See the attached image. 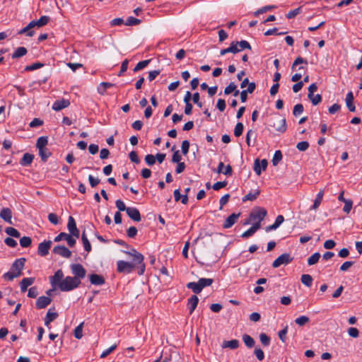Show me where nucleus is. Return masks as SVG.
<instances>
[{
  "label": "nucleus",
  "mask_w": 362,
  "mask_h": 362,
  "mask_svg": "<svg viewBox=\"0 0 362 362\" xmlns=\"http://www.w3.org/2000/svg\"><path fill=\"white\" fill-rule=\"evenodd\" d=\"M49 281L53 289L58 288L61 291L66 292L78 288L81 281L76 280L73 276H68L64 278L62 269L57 270L54 276L49 277Z\"/></svg>",
  "instance_id": "nucleus-1"
},
{
  "label": "nucleus",
  "mask_w": 362,
  "mask_h": 362,
  "mask_svg": "<svg viewBox=\"0 0 362 362\" xmlns=\"http://www.w3.org/2000/svg\"><path fill=\"white\" fill-rule=\"evenodd\" d=\"M269 126L276 132L284 133L286 131V121L279 115H275L270 119Z\"/></svg>",
  "instance_id": "nucleus-2"
},
{
  "label": "nucleus",
  "mask_w": 362,
  "mask_h": 362,
  "mask_svg": "<svg viewBox=\"0 0 362 362\" xmlns=\"http://www.w3.org/2000/svg\"><path fill=\"white\" fill-rule=\"evenodd\" d=\"M267 214V211L264 208L257 207L254 209L250 214V220L247 221L245 224H248L250 221H262Z\"/></svg>",
  "instance_id": "nucleus-3"
},
{
  "label": "nucleus",
  "mask_w": 362,
  "mask_h": 362,
  "mask_svg": "<svg viewBox=\"0 0 362 362\" xmlns=\"http://www.w3.org/2000/svg\"><path fill=\"white\" fill-rule=\"evenodd\" d=\"M127 254L134 257V262L139 265V274L142 275L145 272V264L144 263V255L133 249L131 252H126Z\"/></svg>",
  "instance_id": "nucleus-4"
},
{
  "label": "nucleus",
  "mask_w": 362,
  "mask_h": 362,
  "mask_svg": "<svg viewBox=\"0 0 362 362\" xmlns=\"http://www.w3.org/2000/svg\"><path fill=\"white\" fill-rule=\"evenodd\" d=\"M70 268L74 275L73 277L76 278L78 281H81L86 275V270L81 264H72Z\"/></svg>",
  "instance_id": "nucleus-5"
},
{
  "label": "nucleus",
  "mask_w": 362,
  "mask_h": 362,
  "mask_svg": "<svg viewBox=\"0 0 362 362\" xmlns=\"http://www.w3.org/2000/svg\"><path fill=\"white\" fill-rule=\"evenodd\" d=\"M117 270L119 273H131L135 268L136 264L130 263L123 260H119L117 263Z\"/></svg>",
  "instance_id": "nucleus-6"
},
{
  "label": "nucleus",
  "mask_w": 362,
  "mask_h": 362,
  "mask_svg": "<svg viewBox=\"0 0 362 362\" xmlns=\"http://www.w3.org/2000/svg\"><path fill=\"white\" fill-rule=\"evenodd\" d=\"M293 258L291 257L290 254L284 253L278 257L272 263V267L274 268H278L282 264H288L291 262Z\"/></svg>",
  "instance_id": "nucleus-7"
},
{
  "label": "nucleus",
  "mask_w": 362,
  "mask_h": 362,
  "mask_svg": "<svg viewBox=\"0 0 362 362\" xmlns=\"http://www.w3.org/2000/svg\"><path fill=\"white\" fill-rule=\"evenodd\" d=\"M26 259L24 257L17 259L13 262L11 266V270L16 273L19 276L22 274V270L25 266Z\"/></svg>",
  "instance_id": "nucleus-8"
},
{
  "label": "nucleus",
  "mask_w": 362,
  "mask_h": 362,
  "mask_svg": "<svg viewBox=\"0 0 362 362\" xmlns=\"http://www.w3.org/2000/svg\"><path fill=\"white\" fill-rule=\"evenodd\" d=\"M62 240H66L69 247H73L76 244V239L71 235L64 232L60 233L54 238L55 242H59Z\"/></svg>",
  "instance_id": "nucleus-9"
},
{
  "label": "nucleus",
  "mask_w": 362,
  "mask_h": 362,
  "mask_svg": "<svg viewBox=\"0 0 362 362\" xmlns=\"http://www.w3.org/2000/svg\"><path fill=\"white\" fill-rule=\"evenodd\" d=\"M52 244V242L51 240H45L40 243L38 245L37 254L42 257L46 256L49 253V250L50 249Z\"/></svg>",
  "instance_id": "nucleus-10"
},
{
  "label": "nucleus",
  "mask_w": 362,
  "mask_h": 362,
  "mask_svg": "<svg viewBox=\"0 0 362 362\" xmlns=\"http://www.w3.org/2000/svg\"><path fill=\"white\" fill-rule=\"evenodd\" d=\"M67 228L72 236L78 238L79 230L76 227V223L74 218L72 216L69 217Z\"/></svg>",
  "instance_id": "nucleus-11"
},
{
  "label": "nucleus",
  "mask_w": 362,
  "mask_h": 362,
  "mask_svg": "<svg viewBox=\"0 0 362 362\" xmlns=\"http://www.w3.org/2000/svg\"><path fill=\"white\" fill-rule=\"evenodd\" d=\"M53 252L61 257L69 258L71 256V252L65 246L57 245L53 248Z\"/></svg>",
  "instance_id": "nucleus-12"
},
{
  "label": "nucleus",
  "mask_w": 362,
  "mask_h": 362,
  "mask_svg": "<svg viewBox=\"0 0 362 362\" xmlns=\"http://www.w3.org/2000/svg\"><path fill=\"white\" fill-rule=\"evenodd\" d=\"M127 214L128 216L134 221H140L141 219L139 211L134 207H127Z\"/></svg>",
  "instance_id": "nucleus-13"
},
{
  "label": "nucleus",
  "mask_w": 362,
  "mask_h": 362,
  "mask_svg": "<svg viewBox=\"0 0 362 362\" xmlns=\"http://www.w3.org/2000/svg\"><path fill=\"white\" fill-rule=\"evenodd\" d=\"M267 167V161L266 159L261 160L259 163V159H256L254 163V170L257 175H260L262 170H265Z\"/></svg>",
  "instance_id": "nucleus-14"
},
{
  "label": "nucleus",
  "mask_w": 362,
  "mask_h": 362,
  "mask_svg": "<svg viewBox=\"0 0 362 362\" xmlns=\"http://www.w3.org/2000/svg\"><path fill=\"white\" fill-rule=\"evenodd\" d=\"M240 216V213L232 214L226 219V221L223 225V227L224 228H229L232 227V226L236 223V221H238Z\"/></svg>",
  "instance_id": "nucleus-15"
},
{
  "label": "nucleus",
  "mask_w": 362,
  "mask_h": 362,
  "mask_svg": "<svg viewBox=\"0 0 362 362\" xmlns=\"http://www.w3.org/2000/svg\"><path fill=\"white\" fill-rule=\"evenodd\" d=\"M69 105H70V102L69 100H66V99L58 100L54 103V104L52 105V109L55 111H59L64 108L69 107Z\"/></svg>",
  "instance_id": "nucleus-16"
},
{
  "label": "nucleus",
  "mask_w": 362,
  "mask_h": 362,
  "mask_svg": "<svg viewBox=\"0 0 362 362\" xmlns=\"http://www.w3.org/2000/svg\"><path fill=\"white\" fill-rule=\"evenodd\" d=\"M52 302V299L47 296H40L36 301V307L37 309H42L49 305Z\"/></svg>",
  "instance_id": "nucleus-17"
},
{
  "label": "nucleus",
  "mask_w": 362,
  "mask_h": 362,
  "mask_svg": "<svg viewBox=\"0 0 362 362\" xmlns=\"http://www.w3.org/2000/svg\"><path fill=\"white\" fill-rule=\"evenodd\" d=\"M90 281L93 285L101 286L105 282L104 277L101 275L92 274L89 276Z\"/></svg>",
  "instance_id": "nucleus-18"
},
{
  "label": "nucleus",
  "mask_w": 362,
  "mask_h": 362,
  "mask_svg": "<svg viewBox=\"0 0 362 362\" xmlns=\"http://www.w3.org/2000/svg\"><path fill=\"white\" fill-rule=\"evenodd\" d=\"M0 217L6 222L12 224V211L9 208H3L1 210Z\"/></svg>",
  "instance_id": "nucleus-19"
},
{
  "label": "nucleus",
  "mask_w": 362,
  "mask_h": 362,
  "mask_svg": "<svg viewBox=\"0 0 362 362\" xmlns=\"http://www.w3.org/2000/svg\"><path fill=\"white\" fill-rule=\"evenodd\" d=\"M199 298L197 296H192L187 300V307L189 313L192 314L197 306Z\"/></svg>",
  "instance_id": "nucleus-20"
},
{
  "label": "nucleus",
  "mask_w": 362,
  "mask_h": 362,
  "mask_svg": "<svg viewBox=\"0 0 362 362\" xmlns=\"http://www.w3.org/2000/svg\"><path fill=\"white\" fill-rule=\"evenodd\" d=\"M240 342L238 339H232L230 341H223L221 347L223 349L229 348L230 349H236L238 348Z\"/></svg>",
  "instance_id": "nucleus-21"
},
{
  "label": "nucleus",
  "mask_w": 362,
  "mask_h": 362,
  "mask_svg": "<svg viewBox=\"0 0 362 362\" xmlns=\"http://www.w3.org/2000/svg\"><path fill=\"white\" fill-rule=\"evenodd\" d=\"M346 105L350 112H355L356 107L354 105V95L351 91L349 92L346 97Z\"/></svg>",
  "instance_id": "nucleus-22"
},
{
  "label": "nucleus",
  "mask_w": 362,
  "mask_h": 362,
  "mask_svg": "<svg viewBox=\"0 0 362 362\" xmlns=\"http://www.w3.org/2000/svg\"><path fill=\"white\" fill-rule=\"evenodd\" d=\"M35 281V278L28 277L24 278L21 281V290L22 292H25L28 289V287L31 286Z\"/></svg>",
  "instance_id": "nucleus-23"
},
{
  "label": "nucleus",
  "mask_w": 362,
  "mask_h": 362,
  "mask_svg": "<svg viewBox=\"0 0 362 362\" xmlns=\"http://www.w3.org/2000/svg\"><path fill=\"white\" fill-rule=\"evenodd\" d=\"M223 168H224V164L223 162H220L218 168H217V173H223L226 175H231L233 173L232 168L230 165H228L225 167V170H223Z\"/></svg>",
  "instance_id": "nucleus-24"
},
{
  "label": "nucleus",
  "mask_w": 362,
  "mask_h": 362,
  "mask_svg": "<svg viewBox=\"0 0 362 362\" xmlns=\"http://www.w3.org/2000/svg\"><path fill=\"white\" fill-rule=\"evenodd\" d=\"M33 159L34 156L33 154L26 153L20 160V164L23 166H28L32 163Z\"/></svg>",
  "instance_id": "nucleus-25"
},
{
  "label": "nucleus",
  "mask_w": 362,
  "mask_h": 362,
  "mask_svg": "<svg viewBox=\"0 0 362 362\" xmlns=\"http://www.w3.org/2000/svg\"><path fill=\"white\" fill-rule=\"evenodd\" d=\"M49 21V17L47 16H41L38 20L37 21H31L32 24L33 25V27H38L40 28L42 26H44L47 24V23Z\"/></svg>",
  "instance_id": "nucleus-26"
},
{
  "label": "nucleus",
  "mask_w": 362,
  "mask_h": 362,
  "mask_svg": "<svg viewBox=\"0 0 362 362\" xmlns=\"http://www.w3.org/2000/svg\"><path fill=\"white\" fill-rule=\"evenodd\" d=\"M58 317V313L55 312H51L49 309L47 313V315L45 318V325L47 327H49L51 322L54 320Z\"/></svg>",
  "instance_id": "nucleus-27"
},
{
  "label": "nucleus",
  "mask_w": 362,
  "mask_h": 362,
  "mask_svg": "<svg viewBox=\"0 0 362 362\" xmlns=\"http://www.w3.org/2000/svg\"><path fill=\"white\" fill-rule=\"evenodd\" d=\"M259 194L260 190L258 189H255L254 192H250L243 198V202H245L246 201H254L257 199Z\"/></svg>",
  "instance_id": "nucleus-28"
},
{
  "label": "nucleus",
  "mask_w": 362,
  "mask_h": 362,
  "mask_svg": "<svg viewBox=\"0 0 362 362\" xmlns=\"http://www.w3.org/2000/svg\"><path fill=\"white\" fill-rule=\"evenodd\" d=\"M113 86L114 84L109 82H102L99 84L98 87V92L100 95H103L105 93L106 90L109 88L112 87Z\"/></svg>",
  "instance_id": "nucleus-29"
},
{
  "label": "nucleus",
  "mask_w": 362,
  "mask_h": 362,
  "mask_svg": "<svg viewBox=\"0 0 362 362\" xmlns=\"http://www.w3.org/2000/svg\"><path fill=\"white\" fill-rule=\"evenodd\" d=\"M38 150L39 156H40L41 160L43 162H46L48 158L50 157L52 155L50 151L46 147Z\"/></svg>",
  "instance_id": "nucleus-30"
},
{
  "label": "nucleus",
  "mask_w": 362,
  "mask_h": 362,
  "mask_svg": "<svg viewBox=\"0 0 362 362\" xmlns=\"http://www.w3.org/2000/svg\"><path fill=\"white\" fill-rule=\"evenodd\" d=\"M324 195V190L321 189L317 194L316 198L314 201V204L312 206V209L316 210L321 204Z\"/></svg>",
  "instance_id": "nucleus-31"
},
{
  "label": "nucleus",
  "mask_w": 362,
  "mask_h": 362,
  "mask_svg": "<svg viewBox=\"0 0 362 362\" xmlns=\"http://www.w3.org/2000/svg\"><path fill=\"white\" fill-rule=\"evenodd\" d=\"M27 53V49L24 47H18L12 54L13 59H18L23 57Z\"/></svg>",
  "instance_id": "nucleus-32"
},
{
  "label": "nucleus",
  "mask_w": 362,
  "mask_h": 362,
  "mask_svg": "<svg viewBox=\"0 0 362 362\" xmlns=\"http://www.w3.org/2000/svg\"><path fill=\"white\" fill-rule=\"evenodd\" d=\"M48 143V139L47 136H40L37 139L36 143V147L38 149L45 148Z\"/></svg>",
  "instance_id": "nucleus-33"
},
{
  "label": "nucleus",
  "mask_w": 362,
  "mask_h": 362,
  "mask_svg": "<svg viewBox=\"0 0 362 362\" xmlns=\"http://www.w3.org/2000/svg\"><path fill=\"white\" fill-rule=\"evenodd\" d=\"M213 281H214L212 279L202 278V279H199V280L197 282L199 284V287H201L200 288L201 291H202V289L204 287L211 286L212 284Z\"/></svg>",
  "instance_id": "nucleus-34"
},
{
  "label": "nucleus",
  "mask_w": 362,
  "mask_h": 362,
  "mask_svg": "<svg viewBox=\"0 0 362 362\" xmlns=\"http://www.w3.org/2000/svg\"><path fill=\"white\" fill-rule=\"evenodd\" d=\"M243 341L249 348H252L255 346V340L248 334H245L243 335Z\"/></svg>",
  "instance_id": "nucleus-35"
},
{
  "label": "nucleus",
  "mask_w": 362,
  "mask_h": 362,
  "mask_svg": "<svg viewBox=\"0 0 362 362\" xmlns=\"http://www.w3.org/2000/svg\"><path fill=\"white\" fill-rule=\"evenodd\" d=\"M303 284L310 287L313 283V278L310 274H303L300 278Z\"/></svg>",
  "instance_id": "nucleus-36"
},
{
  "label": "nucleus",
  "mask_w": 362,
  "mask_h": 362,
  "mask_svg": "<svg viewBox=\"0 0 362 362\" xmlns=\"http://www.w3.org/2000/svg\"><path fill=\"white\" fill-rule=\"evenodd\" d=\"M5 232L6 233V234L11 237L20 238L21 236L20 232L13 227H7L5 230Z\"/></svg>",
  "instance_id": "nucleus-37"
},
{
  "label": "nucleus",
  "mask_w": 362,
  "mask_h": 362,
  "mask_svg": "<svg viewBox=\"0 0 362 362\" xmlns=\"http://www.w3.org/2000/svg\"><path fill=\"white\" fill-rule=\"evenodd\" d=\"M32 244V240L28 236H23L20 239V245L22 247H28Z\"/></svg>",
  "instance_id": "nucleus-38"
},
{
  "label": "nucleus",
  "mask_w": 362,
  "mask_h": 362,
  "mask_svg": "<svg viewBox=\"0 0 362 362\" xmlns=\"http://www.w3.org/2000/svg\"><path fill=\"white\" fill-rule=\"evenodd\" d=\"M320 258V254L319 252L314 253L308 259V265L311 266L316 264L319 261Z\"/></svg>",
  "instance_id": "nucleus-39"
},
{
  "label": "nucleus",
  "mask_w": 362,
  "mask_h": 362,
  "mask_svg": "<svg viewBox=\"0 0 362 362\" xmlns=\"http://www.w3.org/2000/svg\"><path fill=\"white\" fill-rule=\"evenodd\" d=\"M187 287L192 289L194 293H199L202 291L200 289L198 282H189L187 284Z\"/></svg>",
  "instance_id": "nucleus-40"
},
{
  "label": "nucleus",
  "mask_w": 362,
  "mask_h": 362,
  "mask_svg": "<svg viewBox=\"0 0 362 362\" xmlns=\"http://www.w3.org/2000/svg\"><path fill=\"white\" fill-rule=\"evenodd\" d=\"M81 239L83 241V244L85 250L87 252H90L91 250V245H90L89 240H88V238H87L85 232H83L82 233Z\"/></svg>",
  "instance_id": "nucleus-41"
},
{
  "label": "nucleus",
  "mask_w": 362,
  "mask_h": 362,
  "mask_svg": "<svg viewBox=\"0 0 362 362\" xmlns=\"http://www.w3.org/2000/svg\"><path fill=\"white\" fill-rule=\"evenodd\" d=\"M310 322V319L308 317L305 316V315H302V316H300L299 317H297L296 320H295V322L299 325V326H304L305 325H306L307 323H308Z\"/></svg>",
  "instance_id": "nucleus-42"
},
{
  "label": "nucleus",
  "mask_w": 362,
  "mask_h": 362,
  "mask_svg": "<svg viewBox=\"0 0 362 362\" xmlns=\"http://www.w3.org/2000/svg\"><path fill=\"white\" fill-rule=\"evenodd\" d=\"M308 98L310 100L313 105H317L322 101V96L320 94L314 95V93H313V96H310V94H308Z\"/></svg>",
  "instance_id": "nucleus-43"
},
{
  "label": "nucleus",
  "mask_w": 362,
  "mask_h": 362,
  "mask_svg": "<svg viewBox=\"0 0 362 362\" xmlns=\"http://www.w3.org/2000/svg\"><path fill=\"white\" fill-rule=\"evenodd\" d=\"M141 20L140 19H138V18H136L134 17H132V16H129L126 22H125V25H128V26H131V25H139L141 23Z\"/></svg>",
  "instance_id": "nucleus-44"
},
{
  "label": "nucleus",
  "mask_w": 362,
  "mask_h": 362,
  "mask_svg": "<svg viewBox=\"0 0 362 362\" xmlns=\"http://www.w3.org/2000/svg\"><path fill=\"white\" fill-rule=\"evenodd\" d=\"M150 62H151V59H146V60L139 62L134 67V71L136 72L139 70L143 69L150 63Z\"/></svg>",
  "instance_id": "nucleus-45"
},
{
  "label": "nucleus",
  "mask_w": 362,
  "mask_h": 362,
  "mask_svg": "<svg viewBox=\"0 0 362 362\" xmlns=\"http://www.w3.org/2000/svg\"><path fill=\"white\" fill-rule=\"evenodd\" d=\"M33 28H34L33 25L32 24L31 22H30L29 24L26 27L23 28L22 30H21L19 31V34H23V33H27V35L31 37L33 35L34 32L29 31V30Z\"/></svg>",
  "instance_id": "nucleus-46"
},
{
  "label": "nucleus",
  "mask_w": 362,
  "mask_h": 362,
  "mask_svg": "<svg viewBox=\"0 0 362 362\" xmlns=\"http://www.w3.org/2000/svg\"><path fill=\"white\" fill-rule=\"evenodd\" d=\"M282 159V153L281 151L278 150L275 151L273 158H272V163L275 166Z\"/></svg>",
  "instance_id": "nucleus-47"
},
{
  "label": "nucleus",
  "mask_w": 362,
  "mask_h": 362,
  "mask_svg": "<svg viewBox=\"0 0 362 362\" xmlns=\"http://www.w3.org/2000/svg\"><path fill=\"white\" fill-rule=\"evenodd\" d=\"M243 129H244V126H243V123H241V122L237 123L235 127V129H234V135L236 137H239L243 134Z\"/></svg>",
  "instance_id": "nucleus-48"
},
{
  "label": "nucleus",
  "mask_w": 362,
  "mask_h": 362,
  "mask_svg": "<svg viewBox=\"0 0 362 362\" xmlns=\"http://www.w3.org/2000/svg\"><path fill=\"white\" fill-rule=\"evenodd\" d=\"M43 66H44V64L40 63V62H37V63H34L31 65L25 66V71H34L37 69L42 68Z\"/></svg>",
  "instance_id": "nucleus-49"
},
{
  "label": "nucleus",
  "mask_w": 362,
  "mask_h": 362,
  "mask_svg": "<svg viewBox=\"0 0 362 362\" xmlns=\"http://www.w3.org/2000/svg\"><path fill=\"white\" fill-rule=\"evenodd\" d=\"M117 344H115L112 345L110 347L103 351V353L100 354V358H104L107 357L108 355H110L112 351H114L117 348Z\"/></svg>",
  "instance_id": "nucleus-50"
},
{
  "label": "nucleus",
  "mask_w": 362,
  "mask_h": 362,
  "mask_svg": "<svg viewBox=\"0 0 362 362\" xmlns=\"http://www.w3.org/2000/svg\"><path fill=\"white\" fill-rule=\"evenodd\" d=\"M276 8V6L274 5H271V6H265L258 10H257L255 12V16H257L258 15L261 14V13H264L268 11H270L273 8Z\"/></svg>",
  "instance_id": "nucleus-51"
},
{
  "label": "nucleus",
  "mask_w": 362,
  "mask_h": 362,
  "mask_svg": "<svg viewBox=\"0 0 362 362\" xmlns=\"http://www.w3.org/2000/svg\"><path fill=\"white\" fill-rule=\"evenodd\" d=\"M259 339L261 343L265 346H269L270 344V338L264 333L260 334Z\"/></svg>",
  "instance_id": "nucleus-52"
},
{
  "label": "nucleus",
  "mask_w": 362,
  "mask_h": 362,
  "mask_svg": "<svg viewBox=\"0 0 362 362\" xmlns=\"http://www.w3.org/2000/svg\"><path fill=\"white\" fill-rule=\"evenodd\" d=\"M236 88H237V86L233 82H231L229 83V85L228 86L226 87V88L224 90V93L226 95H229L231 93H233L234 90H235Z\"/></svg>",
  "instance_id": "nucleus-53"
},
{
  "label": "nucleus",
  "mask_w": 362,
  "mask_h": 362,
  "mask_svg": "<svg viewBox=\"0 0 362 362\" xmlns=\"http://www.w3.org/2000/svg\"><path fill=\"white\" fill-rule=\"evenodd\" d=\"M303 112V106L302 104H297L294 106L293 114L294 116L297 117L300 115Z\"/></svg>",
  "instance_id": "nucleus-54"
},
{
  "label": "nucleus",
  "mask_w": 362,
  "mask_h": 362,
  "mask_svg": "<svg viewBox=\"0 0 362 362\" xmlns=\"http://www.w3.org/2000/svg\"><path fill=\"white\" fill-rule=\"evenodd\" d=\"M309 147V143L308 141H300L297 144L296 148L300 151H306Z\"/></svg>",
  "instance_id": "nucleus-55"
},
{
  "label": "nucleus",
  "mask_w": 362,
  "mask_h": 362,
  "mask_svg": "<svg viewBox=\"0 0 362 362\" xmlns=\"http://www.w3.org/2000/svg\"><path fill=\"white\" fill-rule=\"evenodd\" d=\"M129 157L132 162L136 163V164L139 163L140 160H139L137 153L136 151H131L129 154Z\"/></svg>",
  "instance_id": "nucleus-56"
},
{
  "label": "nucleus",
  "mask_w": 362,
  "mask_h": 362,
  "mask_svg": "<svg viewBox=\"0 0 362 362\" xmlns=\"http://www.w3.org/2000/svg\"><path fill=\"white\" fill-rule=\"evenodd\" d=\"M344 203V206L343 208V211L345 213L349 214L352 209L353 202L351 199H348L347 201H346Z\"/></svg>",
  "instance_id": "nucleus-57"
},
{
  "label": "nucleus",
  "mask_w": 362,
  "mask_h": 362,
  "mask_svg": "<svg viewBox=\"0 0 362 362\" xmlns=\"http://www.w3.org/2000/svg\"><path fill=\"white\" fill-rule=\"evenodd\" d=\"M18 276L16 274V272H13L12 270L11 272H8L5 273L3 276L4 279L12 281L13 279L18 277Z\"/></svg>",
  "instance_id": "nucleus-58"
},
{
  "label": "nucleus",
  "mask_w": 362,
  "mask_h": 362,
  "mask_svg": "<svg viewBox=\"0 0 362 362\" xmlns=\"http://www.w3.org/2000/svg\"><path fill=\"white\" fill-rule=\"evenodd\" d=\"M238 47H240V50H243L245 49H251L252 47L250 45V43L246 40H241L240 42H238Z\"/></svg>",
  "instance_id": "nucleus-59"
},
{
  "label": "nucleus",
  "mask_w": 362,
  "mask_h": 362,
  "mask_svg": "<svg viewBox=\"0 0 362 362\" xmlns=\"http://www.w3.org/2000/svg\"><path fill=\"white\" fill-rule=\"evenodd\" d=\"M287 332H288V326L286 325L284 329L279 331L278 333L279 339L283 342L286 341Z\"/></svg>",
  "instance_id": "nucleus-60"
},
{
  "label": "nucleus",
  "mask_w": 362,
  "mask_h": 362,
  "mask_svg": "<svg viewBox=\"0 0 362 362\" xmlns=\"http://www.w3.org/2000/svg\"><path fill=\"white\" fill-rule=\"evenodd\" d=\"M145 161L147 165H153L156 163V157L152 154H148L145 156Z\"/></svg>",
  "instance_id": "nucleus-61"
},
{
  "label": "nucleus",
  "mask_w": 362,
  "mask_h": 362,
  "mask_svg": "<svg viewBox=\"0 0 362 362\" xmlns=\"http://www.w3.org/2000/svg\"><path fill=\"white\" fill-rule=\"evenodd\" d=\"M82 327H83V324H80L78 326H77L76 327V329H74V337L76 338V339H81L83 336L82 334Z\"/></svg>",
  "instance_id": "nucleus-62"
},
{
  "label": "nucleus",
  "mask_w": 362,
  "mask_h": 362,
  "mask_svg": "<svg viewBox=\"0 0 362 362\" xmlns=\"http://www.w3.org/2000/svg\"><path fill=\"white\" fill-rule=\"evenodd\" d=\"M300 10H301V8L300 7H298L294 10H292V11H290L287 14H286V17L288 18V19H291V18H294L295 16H296L298 14L300 13Z\"/></svg>",
  "instance_id": "nucleus-63"
},
{
  "label": "nucleus",
  "mask_w": 362,
  "mask_h": 362,
  "mask_svg": "<svg viewBox=\"0 0 362 362\" xmlns=\"http://www.w3.org/2000/svg\"><path fill=\"white\" fill-rule=\"evenodd\" d=\"M127 233L128 237L132 238H134L137 234V229L134 226H131L127 229Z\"/></svg>",
  "instance_id": "nucleus-64"
}]
</instances>
